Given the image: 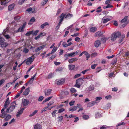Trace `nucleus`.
I'll return each instance as SVG.
<instances>
[{"mask_svg":"<svg viewBox=\"0 0 129 129\" xmlns=\"http://www.w3.org/2000/svg\"><path fill=\"white\" fill-rule=\"evenodd\" d=\"M121 35V33L119 31L113 33L112 34L111 36V40L114 41L116 40L117 38L119 37Z\"/></svg>","mask_w":129,"mask_h":129,"instance_id":"obj_1","label":"nucleus"},{"mask_svg":"<svg viewBox=\"0 0 129 129\" xmlns=\"http://www.w3.org/2000/svg\"><path fill=\"white\" fill-rule=\"evenodd\" d=\"M49 25V24L47 22H45V23L42 24L41 26V27L42 28H44L45 27L46 25Z\"/></svg>","mask_w":129,"mask_h":129,"instance_id":"obj_23","label":"nucleus"},{"mask_svg":"<svg viewBox=\"0 0 129 129\" xmlns=\"http://www.w3.org/2000/svg\"><path fill=\"white\" fill-rule=\"evenodd\" d=\"M110 20V19L109 18H106L104 19L103 22L104 23H106L108 21H109Z\"/></svg>","mask_w":129,"mask_h":129,"instance_id":"obj_35","label":"nucleus"},{"mask_svg":"<svg viewBox=\"0 0 129 129\" xmlns=\"http://www.w3.org/2000/svg\"><path fill=\"white\" fill-rule=\"evenodd\" d=\"M48 0H43L41 2V4L42 6H43L45 4Z\"/></svg>","mask_w":129,"mask_h":129,"instance_id":"obj_31","label":"nucleus"},{"mask_svg":"<svg viewBox=\"0 0 129 129\" xmlns=\"http://www.w3.org/2000/svg\"><path fill=\"white\" fill-rule=\"evenodd\" d=\"M89 70L88 69L85 70L84 71H82L81 73H82L83 74H84L86 72Z\"/></svg>","mask_w":129,"mask_h":129,"instance_id":"obj_60","label":"nucleus"},{"mask_svg":"<svg viewBox=\"0 0 129 129\" xmlns=\"http://www.w3.org/2000/svg\"><path fill=\"white\" fill-rule=\"evenodd\" d=\"M57 110H55L52 113V114L53 117H55V113Z\"/></svg>","mask_w":129,"mask_h":129,"instance_id":"obj_48","label":"nucleus"},{"mask_svg":"<svg viewBox=\"0 0 129 129\" xmlns=\"http://www.w3.org/2000/svg\"><path fill=\"white\" fill-rule=\"evenodd\" d=\"M102 99L101 97H97L96 98V100L95 101L96 102V103H97L99 102Z\"/></svg>","mask_w":129,"mask_h":129,"instance_id":"obj_27","label":"nucleus"},{"mask_svg":"<svg viewBox=\"0 0 129 129\" xmlns=\"http://www.w3.org/2000/svg\"><path fill=\"white\" fill-rule=\"evenodd\" d=\"M77 109V107L76 106H75L70 108L69 109V110L73 112L76 110Z\"/></svg>","mask_w":129,"mask_h":129,"instance_id":"obj_20","label":"nucleus"},{"mask_svg":"<svg viewBox=\"0 0 129 129\" xmlns=\"http://www.w3.org/2000/svg\"><path fill=\"white\" fill-rule=\"evenodd\" d=\"M66 14L63 13H62L61 15L59 17V18H60L59 22L62 23V21H63L64 18L65 17Z\"/></svg>","mask_w":129,"mask_h":129,"instance_id":"obj_8","label":"nucleus"},{"mask_svg":"<svg viewBox=\"0 0 129 129\" xmlns=\"http://www.w3.org/2000/svg\"><path fill=\"white\" fill-rule=\"evenodd\" d=\"M27 0H22L21 1H19L18 2V3L19 5H21L23 4L25 1Z\"/></svg>","mask_w":129,"mask_h":129,"instance_id":"obj_38","label":"nucleus"},{"mask_svg":"<svg viewBox=\"0 0 129 129\" xmlns=\"http://www.w3.org/2000/svg\"><path fill=\"white\" fill-rule=\"evenodd\" d=\"M62 70L61 67H60L57 69L56 70L57 71L61 72L62 71Z\"/></svg>","mask_w":129,"mask_h":129,"instance_id":"obj_58","label":"nucleus"},{"mask_svg":"<svg viewBox=\"0 0 129 129\" xmlns=\"http://www.w3.org/2000/svg\"><path fill=\"white\" fill-rule=\"evenodd\" d=\"M48 107H45L41 110V113H42L47 110Z\"/></svg>","mask_w":129,"mask_h":129,"instance_id":"obj_33","label":"nucleus"},{"mask_svg":"<svg viewBox=\"0 0 129 129\" xmlns=\"http://www.w3.org/2000/svg\"><path fill=\"white\" fill-rule=\"evenodd\" d=\"M68 67L69 69L72 70L74 69L75 66L74 65L69 64L68 65Z\"/></svg>","mask_w":129,"mask_h":129,"instance_id":"obj_28","label":"nucleus"},{"mask_svg":"<svg viewBox=\"0 0 129 129\" xmlns=\"http://www.w3.org/2000/svg\"><path fill=\"white\" fill-rule=\"evenodd\" d=\"M34 79L33 77H32L30 79V80L28 81V83L29 84H31L33 82V80Z\"/></svg>","mask_w":129,"mask_h":129,"instance_id":"obj_43","label":"nucleus"},{"mask_svg":"<svg viewBox=\"0 0 129 129\" xmlns=\"http://www.w3.org/2000/svg\"><path fill=\"white\" fill-rule=\"evenodd\" d=\"M11 116L8 114L7 115L6 117L5 118L4 120L6 121H8L9 119H10L11 118Z\"/></svg>","mask_w":129,"mask_h":129,"instance_id":"obj_18","label":"nucleus"},{"mask_svg":"<svg viewBox=\"0 0 129 129\" xmlns=\"http://www.w3.org/2000/svg\"><path fill=\"white\" fill-rule=\"evenodd\" d=\"M78 60V58L75 57L71 58L68 60V62L70 63H72L74 61H77Z\"/></svg>","mask_w":129,"mask_h":129,"instance_id":"obj_9","label":"nucleus"},{"mask_svg":"<svg viewBox=\"0 0 129 129\" xmlns=\"http://www.w3.org/2000/svg\"><path fill=\"white\" fill-rule=\"evenodd\" d=\"M52 90V89H45L44 91L45 95L46 96L49 95L51 93Z\"/></svg>","mask_w":129,"mask_h":129,"instance_id":"obj_5","label":"nucleus"},{"mask_svg":"<svg viewBox=\"0 0 129 129\" xmlns=\"http://www.w3.org/2000/svg\"><path fill=\"white\" fill-rule=\"evenodd\" d=\"M84 77H82L77 79L76 81V84L75 86L78 88H79L82 84L83 82V79H84Z\"/></svg>","mask_w":129,"mask_h":129,"instance_id":"obj_3","label":"nucleus"},{"mask_svg":"<svg viewBox=\"0 0 129 129\" xmlns=\"http://www.w3.org/2000/svg\"><path fill=\"white\" fill-rule=\"evenodd\" d=\"M98 55L96 53H94L91 54V56L92 57H95Z\"/></svg>","mask_w":129,"mask_h":129,"instance_id":"obj_41","label":"nucleus"},{"mask_svg":"<svg viewBox=\"0 0 129 129\" xmlns=\"http://www.w3.org/2000/svg\"><path fill=\"white\" fill-rule=\"evenodd\" d=\"M14 6L15 5L14 4L10 5L8 7V10L10 11L14 9Z\"/></svg>","mask_w":129,"mask_h":129,"instance_id":"obj_17","label":"nucleus"},{"mask_svg":"<svg viewBox=\"0 0 129 129\" xmlns=\"http://www.w3.org/2000/svg\"><path fill=\"white\" fill-rule=\"evenodd\" d=\"M58 118L59 121L60 122H61L63 118V117L62 116H60Z\"/></svg>","mask_w":129,"mask_h":129,"instance_id":"obj_57","label":"nucleus"},{"mask_svg":"<svg viewBox=\"0 0 129 129\" xmlns=\"http://www.w3.org/2000/svg\"><path fill=\"white\" fill-rule=\"evenodd\" d=\"M89 116L87 115H84L83 116V118L84 119H88Z\"/></svg>","mask_w":129,"mask_h":129,"instance_id":"obj_42","label":"nucleus"},{"mask_svg":"<svg viewBox=\"0 0 129 129\" xmlns=\"http://www.w3.org/2000/svg\"><path fill=\"white\" fill-rule=\"evenodd\" d=\"M34 54L31 57H29L26 62V63L27 65H29L31 64L33 61L34 59L35 58L34 56Z\"/></svg>","mask_w":129,"mask_h":129,"instance_id":"obj_4","label":"nucleus"},{"mask_svg":"<svg viewBox=\"0 0 129 129\" xmlns=\"http://www.w3.org/2000/svg\"><path fill=\"white\" fill-rule=\"evenodd\" d=\"M61 23L59 22L58 24H57V26L56 27L55 29L56 30H57L59 28L60 24Z\"/></svg>","mask_w":129,"mask_h":129,"instance_id":"obj_40","label":"nucleus"},{"mask_svg":"<svg viewBox=\"0 0 129 129\" xmlns=\"http://www.w3.org/2000/svg\"><path fill=\"white\" fill-rule=\"evenodd\" d=\"M24 110V108H22L20 109L17 112V114L16 115V116L17 117L19 116L20 115L23 113Z\"/></svg>","mask_w":129,"mask_h":129,"instance_id":"obj_10","label":"nucleus"},{"mask_svg":"<svg viewBox=\"0 0 129 129\" xmlns=\"http://www.w3.org/2000/svg\"><path fill=\"white\" fill-rule=\"evenodd\" d=\"M29 103V101L27 100L24 99L23 100L22 105L24 106L27 105Z\"/></svg>","mask_w":129,"mask_h":129,"instance_id":"obj_7","label":"nucleus"},{"mask_svg":"<svg viewBox=\"0 0 129 129\" xmlns=\"http://www.w3.org/2000/svg\"><path fill=\"white\" fill-rule=\"evenodd\" d=\"M75 54V52H73L71 53H68V55H69V56L71 57H72L73 56H74V54Z\"/></svg>","mask_w":129,"mask_h":129,"instance_id":"obj_37","label":"nucleus"},{"mask_svg":"<svg viewBox=\"0 0 129 129\" xmlns=\"http://www.w3.org/2000/svg\"><path fill=\"white\" fill-rule=\"evenodd\" d=\"M44 98V97L43 96H40L38 99V101H41Z\"/></svg>","mask_w":129,"mask_h":129,"instance_id":"obj_45","label":"nucleus"},{"mask_svg":"<svg viewBox=\"0 0 129 129\" xmlns=\"http://www.w3.org/2000/svg\"><path fill=\"white\" fill-rule=\"evenodd\" d=\"M40 51V50L39 48L38 47L35 48V50L34 51H33L34 52H36L38 51Z\"/></svg>","mask_w":129,"mask_h":129,"instance_id":"obj_54","label":"nucleus"},{"mask_svg":"<svg viewBox=\"0 0 129 129\" xmlns=\"http://www.w3.org/2000/svg\"><path fill=\"white\" fill-rule=\"evenodd\" d=\"M38 112V110H35L33 113L30 114L29 115V117H32L34 115H35Z\"/></svg>","mask_w":129,"mask_h":129,"instance_id":"obj_25","label":"nucleus"},{"mask_svg":"<svg viewBox=\"0 0 129 129\" xmlns=\"http://www.w3.org/2000/svg\"><path fill=\"white\" fill-rule=\"evenodd\" d=\"M34 129H41L42 126L39 124L37 123L35 124L34 126Z\"/></svg>","mask_w":129,"mask_h":129,"instance_id":"obj_13","label":"nucleus"},{"mask_svg":"<svg viewBox=\"0 0 129 129\" xmlns=\"http://www.w3.org/2000/svg\"><path fill=\"white\" fill-rule=\"evenodd\" d=\"M125 123L124 122H120L119 123L116 125V126L117 127L121 125H123L125 124Z\"/></svg>","mask_w":129,"mask_h":129,"instance_id":"obj_46","label":"nucleus"},{"mask_svg":"<svg viewBox=\"0 0 129 129\" xmlns=\"http://www.w3.org/2000/svg\"><path fill=\"white\" fill-rule=\"evenodd\" d=\"M100 115V114L99 113H97L95 114V118H98L99 117Z\"/></svg>","mask_w":129,"mask_h":129,"instance_id":"obj_63","label":"nucleus"},{"mask_svg":"<svg viewBox=\"0 0 129 129\" xmlns=\"http://www.w3.org/2000/svg\"><path fill=\"white\" fill-rule=\"evenodd\" d=\"M96 29L95 27H92L90 29V31L91 32L94 33L96 31Z\"/></svg>","mask_w":129,"mask_h":129,"instance_id":"obj_19","label":"nucleus"},{"mask_svg":"<svg viewBox=\"0 0 129 129\" xmlns=\"http://www.w3.org/2000/svg\"><path fill=\"white\" fill-rule=\"evenodd\" d=\"M101 41L103 43H104L106 41V39L105 38H103L101 39Z\"/></svg>","mask_w":129,"mask_h":129,"instance_id":"obj_52","label":"nucleus"},{"mask_svg":"<svg viewBox=\"0 0 129 129\" xmlns=\"http://www.w3.org/2000/svg\"><path fill=\"white\" fill-rule=\"evenodd\" d=\"M10 103V102L5 101L4 105V107H5V108H7Z\"/></svg>","mask_w":129,"mask_h":129,"instance_id":"obj_22","label":"nucleus"},{"mask_svg":"<svg viewBox=\"0 0 129 129\" xmlns=\"http://www.w3.org/2000/svg\"><path fill=\"white\" fill-rule=\"evenodd\" d=\"M7 113L6 111V112H4L3 113H2V114L0 115V116L2 118H4L7 115Z\"/></svg>","mask_w":129,"mask_h":129,"instance_id":"obj_21","label":"nucleus"},{"mask_svg":"<svg viewBox=\"0 0 129 129\" xmlns=\"http://www.w3.org/2000/svg\"><path fill=\"white\" fill-rule=\"evenodd\" d=\"M62 45L63 47H67L68 46V44H66L65 42H63L62 43Z\"/></svg>","mask_w":129,"mask_h":129,"instance_id":"obj_50","label":"nucleus"},{"mask_svg":"<svg viewBox=\"0 0 129 129\" xmlns=\"http://www.w3.org/2000/svg\"><path fill=\"white\" fill-rule=\"evenodd\" d=\"M25 87L23 86L21 88V90L20 91H19V93H21L23 91V90L25 89Z\"/></svg>","mask_w":129,"mask_h":129,"instance_id":"obj_55","label":"nucleus"},{"mask_svg":"<svg viewBox=\"0 0 129 129\" xmlns=\"http://www.w3.org/2000/svg\"><path fill=\"white\" fill-rule=\"evenodd\" d=\"M74 103L75 101H73L70 102V103H69V104L70 105V106H71L74 105Z\"/></svg>","mask_w":129,"mask_h":129,"instance_id":"obj_56","label":"nucleus"},{"mask_svg":"<svg viewBox=\"0 0 129 129\" xmlns=\"http://www.w3.org/2000/svg\"><path fill=\"white\" fill-rule=\"evenodd\" d=\"M96 65H97L96 64H94L93 65H92L91 66V68L93 69H94L95 68Z\"/></svg>","mask_w":129,"mask_h":129,"instance_id":"obj_59","label":"nucleus"},{"mask_svg":"<svg viewBox=\"0 0 129 129\" xmlns=\"http://www.w3.org/2000/svg\"><path fill=\"white\" fill-rule=\"evenodd\" d=\"M73 16L72 14L68 13L65 17V18L66 19H68L71 18Z\"/></svg>","mask_w":129,"mask_h":129,"instance_id":"obj_16","label":"nucleus"},{"mask_svg":"<svg viewBox=\"0 0 129 129\" xmlns=\"http://www.w3.org/2000/svg\"><path fill=\"white\" fill-rule=\"evenodd\" d=\"M127 16H125L124 17V18L121 20L122 22L123 23L126 22L127 19Z\"/></svg>","mask_w":129,"mask_h":129,"instance_id":"obj_29","label":"nucleus"},{"mask_svg":"<svg viewBox=\"0 0 129 129\" xmlns=\"http://www.w3.org/2000/svg\"><path fill=\"white\" fill-rule=\"evenodd\" d=\"M101 44V42L99 40H97L94 43V46L96 47H98Z\"/></svg>","mask_w":129,"mask_h":129,"instance_id":"obj_12","label":"nucleus"},{"mask_svg":"<svg viewBox=\"0 0 129 129\" xmlns=\"http://www.w3.org/2000/svg\"><path fill=\"white\" fill-rule=\"evenodd\" d=\"M81 75V74H77L74 76V78H76L80 77Z\"/></svg>","mask_w":129,"mask_h":129,"instance_id":"obj_47","label":"nucleus"},{"mask_svg":"<svg viewBox=\"0 0 129 129\" xmlns=\"http://www.w3.org/2000/svg\"><path fill=\"white\" fill-rule=\"evenodd\" d=\"M20 19V17L19 16L15 17L14 18V19L16 20H18Z\"/></svg>","mask_w":129,"mask_h":129,"instance_id":"obj_53","label":"nucleus"},{"mask_svg":"<svg viewBox=\"0 0 129 129\" xmlns=\"http://www.w3.org/2000/svg\"><path fill=\"white\" fill-rule=\"evenodd\" d=\"M113 6L110 4H108L106 6V8H112L113 7Z\"/></svg>","mask_w":129,"mask_h":129,"instance_id":"obj_49","label":"nucleus"},{"mask_svg":"<svg viewBox=\"0 0 129 129\" xmlns=\"http://www.w3.org/2000/svg\"><path fill=\"white\" fill-rule=\"evenodd\" d=\"M57 49V47H54L53 48L51 52V54H53L55 52Z\"/></svg>","mask_w":129,"mask_h":129,"instance_id":"obj_32","label":"nucleus"},{"mask_svg":"<svg viewBox=\"0 0 129 129\" xmlns=\"http://www.w3.org/2000/svg\"><path fill=\"white\" fill-rule=\"evenodd\" d=\"M70 90L71 92L72 93H74L76 91L75 89L73 88H71Z\"/></svg>","mask_w":129,"mask_h":129,"instance_id":"obj_39","label":"nucleus"},{"mask_svg":"<svg viewBox=\"0 0 129 129\" xmlns=\"http://www.w3.org/2000/svg\"><path fill=\"white\" fill-rule=\"evenodd\" d=\"M16 104L15 101H14L10 104V106L6 110V112L8 113L12 111L15 108Z\"/></svg>","mask_w":129,"mask_h":129,"instance_id":"obj_2","label":"nucleus"},{"mask_svg":"<svg viewBox=\"0 0 129 129\" xmlns=\"http://www.w3.org/2000/svg\"><path fill=\"white\" fill-rule=\"evenodd\" d=\"M30 90L29 88L25 89V91L23 93V95H27L29 93Z\"/></svg>","mask_w":129,"mask_h":129,"instance_id":"obj_11","label":"nucleus"},{"mask_svg":"<svg viewBox=\"0 0 129 129\" xmlns=\"http://www.w3.org/2000/svg\"><path fill=\"white\" fill-rule=\"evenodd\" d=\"M1 1V4L2 5H5L8 2L6 3V0H0Z\"/></svg>","mask_w":129,"mask_h":129,"instance_id":"obj_34","label":"nucleus"},{"mask_svg":"<svg viewBox=\"0 0 129 129\" xmlns=\"http://www.w3.org/2000/svg\"><path fill=\"white\" fill-rule=\"evenodd\" d=\"M101 32L99 31L97 32H96L94 36L95 37H97L98 36H101Z\"/></svg>","mask_w":129,"mask_h":129,"instance_id":"obj_26","label":"nucleus"},{"mask_svg":"<svg viewBox=\"0 0 129 129\" xmlns=\"http://www.w3.org/2000/svg\"><path fill=\"white\" fill-rule=\"evenodd\" d=\"M1 46L2 48H5L8 45V44L6 42H1L0 43Z\"/></svg>","mask_w":129,"mask_h":129,"instance_id":"obj_14","label":"nucleus"},{"mask_svg":"<svg viewBox=\"0 0 129 129\" xmlns=\"http://www.w3.org/2000/svg\"><path fill=\"white\" fill-rule=\"evenodd\" d=\"M54 103V102L53 101H51L50 102L47 104V105L48 106H51Z\"/></svg>","mask_w":129,"mask_h":129,"instance_id":"obj_51","label":"nucleus"},{"mask_svg":"<svg viewBox=\"0 0 129 129\" xmlns=\"http://www.w3.org/2000/svg\"><path fill=\"white\" fill-rule=\"evenodd\" d=\"M111 98V96L110 95L106 96L105 97V98L106 99H110Z\"/></svg>","mask_w":129,"mask_h":129,"instance_id":"obj_64","label":"nucleus"},{"mask_svg":"<svg viewBox=\"0 0 129 129\" xmlns=\"http://www.w3.org/2000/svg\"><path fill=\"white\" fill-rule=\"evenodd\" d=\"M23 28L21 26L17 30L15 31V33H18L19 32H23Z\"/></svg>","mask_w":129,"mask_h":129,"instance_id":"obj_15","label":"nucleus"},{"mask_svg":"<svg viewBox=\"0 0 129 129\" xmlns=\"http://www.w3.org/2000/svg\"><path fill=\"white\" fill-rule=\"evenodd\" d=\"M65 110L64 109V108H62L58 110V113H61L63 111H64Z\"/></svg>","mask_w":129,"mask_h":129,"instance_id":"obj_44","label":"nucleus"},{"mask_svg":"<svg viewBox=\"0 0 129 129\" xmlns=\"http://www.w3.org/2000/svg\"><path fill=\"white\" fill-rule=\"evenodd\" d=\"M94 89V85H90L88 88V90L89 91H91L93 90Z\"/></svg>","mask_w":129,"mask_h":129,"instance_id":"obj_24","label":"nucleus"},{"mask_svg":"<svg viewBox=\"0 0 129 129\" xmlns=\"http://www.w3.org/2000/svg\"><path fill=\"white\" fill-rule=\"evenodd\" d=\"M33 31H29L26 33L25 34L26 36H30V35L31 34L32 35Z\"/></svg>","mask_w":129,"mask_h":129,"instance_id":"obj_36","label":"nucleus"},{"mask_svg":"<svg viewBox=\"0 0 129 129\" xmlns=\"http://www.w3.org/2000/svg\"><path fill=\"white\" fill-rule=\"evenodd\" d=\"M56 56V55L55 54L52 55L50 57V59H53L55 58Z\"/></svg>","mask_w":129,"mask_h":129,"instance_id":"obj_61","label":"nucleus"},{"mask_svg":"<svg viewBox=\"0 0 129 129\" xmlns=\"http://www.w3.org/2000/svg\"><path fill=\"white\" fill-rule=\"evenodd\" d=\"M32 35L34 36H36L37 35L38 33L39 32V30H36L35 31L32 30Z\"/></svg>","mask_w":129,"mask_h":129,"instance_id":"obj_30","label":"nucleus"},{"mask_svg":"<svg viewBox=\"0 0 129 129\" xmlns=\"http://www.w3.org/2000/svg\"><path fill=\"white\" fill-rule=\"evenodd\" d=\"M65 81L64 79H61L58 80L57 81V84L58 85H61L65 82Z\"/></svg>","mask_w":129,"mask_h":129,"instance_id":"obj_6","label":"nucleus"},{"mask_svg":"<svg viewBox=\"0 0 129 129\" xmlns=\"http://www.w3.org/2000/svg\"><path fill=\"white\" fill-rule=\"evenodd\" d=\"M52 97V96H50L49 97H48L45 100V101L46 102L49 101V100Z\"/></svg>","mask_w":129,"mask_h":129,"instance_id":"obj_62","label":"nucleus"}]
</instances>
